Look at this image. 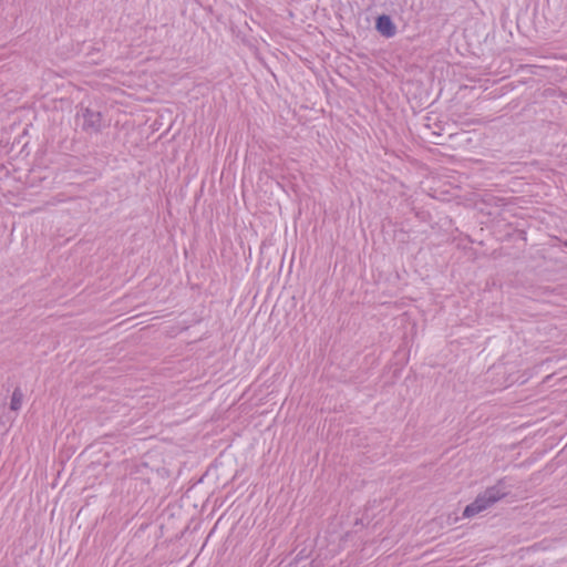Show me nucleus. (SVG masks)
Listing matches in <instances>:
<instances>
[{
	"mask_svg": "<svg viewBox=\"0 0 567 567\" xmlns=\"http://www.w3.org/2000/svg\"><path fill=\"white\" fill-rule=\"evenodd\" d=\"M508 494L509 491L505 484V478H501L495 485L487 487L484 492L480 493L476 498L465 507L463 516L467 518L473 517L489 508Z\"/></svg>",
	"mask_w": 567,
	"mask_h": 567,
	"instance_id": "1",
	"label": "nucleus"
},
{
	"mask_svg": "<svg viewBox=\"0 0 567 567\" xmlns=\"http://www.w3.org/2000/svg\"><path fill=\"white\" fill-rule=\"evenodd\" d=\"M83 125L82 128L86 132L99 133L102 128V114L101 112L93 111L89 107L83 110Z\"/></svg>",
	"mask_w": 567,
	"mask_h": 567,
	"instance_id": "2",
	"label": "nucleus"
},
{
	"mask_svg": "<svg viewBox=\"0 0 567 567\" xmlns=\"http://www.w3.org/2000/svg\"><path fill=\"white\" fill-rule=\"evenodd\" d=\"M375 29L382 35L391 38L395 34L396 28L391 18L386 14L379 16L375 21Z\"/></svg>",
	"mask_w": 567,
	"mask_h": 567,
	"instance_id": "3",
	"label": "nucleus"
},
{
	"mask_svg": "<svg viewBox=\"0 0 567 567\" xmlns=\"http://www.w3.org/2000/svg\"><path fill=\"white\" fill-rule=\"evenodd\" d=\"M22 399H23V393H22L21 389L16 388L12 393V396H11L10 409L12 411L20 410L21 404H22Z\"/></svg>",
	"mask_w": 567,
	"mask_h": 567,
	"instance_id": "4",
	"label": "nucleus"
}]
</instances>
